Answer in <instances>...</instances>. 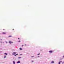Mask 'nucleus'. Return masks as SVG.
I'll use <instances>...</instances> for the list:
<instances>
[{
    "label": "nucleus",
    "instance_id": "6ab92c4d",
    "mask_svg": "<svg viewBox=\"0 0 64 64\" xmlns=\"http://www.w3.org/2000/svg\"><path fill=\"white\" fill-rule=\"evenodd\" d=\"M19 42H21V41H19Z\"/></svg>",
    "mask_w": 64,
    "mask_h": 64
},
{
    "label": "nucleus",
    "instance_id": "1a4fd4ad",
    "mask_svg": "<svg viewBox=\"0 0 64 64\" xmlns=\"http://www.w3.org/2000/svg\"><path fill=\"white\" fill-rule=\"evenodd\" d=\"M20 50H22V48H20Z\"/></svg>",
    "mask_w": 64,
    "mask_h": 64
},
{
    "label": "nucleus",
    "instance_id": "ddd939ff",
    "mask_svg": "<svg viewBox=\"0 0 64 64\" xmlns=\"http://www.w3.org/2000/svg\"><path fill=\"white\" fill-rule=\"evenodd\" d=\"M38 55H40V54H37Z\"/></svg>",
    "mask_w": 64,
    "mask_h": 64
},
{
    "label": "nucleus",
    "instance_id": "0eeeda50",
    "mask_svg": "<svg viewBox=\"0 0 64 64\" xmlns=\"http://www.w3.org/2000/svg\"><path fill=\"white\" fill-rule=\"evenodd\" d=\"M13 63H14V64H16V63H15V62L14 61L13 62Z\"/></svg>",
    "mask_w": 64,
    "mask_h": 64
},
{
    "label": "nucleus",
    "instance_id": "f8f14e48",
    "mask_svg": "<svg viewBox=\"0 0 64 64\" xmlns=\"http://www.w3.org/2000/svg\"><path fill=\"white\" fill-rule=\"evenodd\" d=\"M18 59H21V57H20L19 58H18Z\"/></svg>",
    "mask_w": 64,
    "mask_h": 64
},
{
    "label": "nucleus",
    "instance_id": "412c9836",
    "mask_svg": "<svg viewBox=\"0 0 64 64\" xmlns=\"http://www.w3.org/2000/svg\"><path fill=\"white\" fill-rule=\"evenodd\" d=\"M63 58H64V56H63Z\"/></svg>",
    "mask_w": 64,
    "mask_h": 64
},
{
    "label": "nucleus",
    "instance_id": "4be33fe9",
    "mask_svg": "<svg viewBox=\"0 0 64 64\" xmlns=\"http://www.w3.org/2000/svg\"><path fill=\"white\" fill-rule=\"evenodd\" d=\"M32 62H33L34 61H32Z\"/></svg>",
    "mask_w": 64,
    "mask_h": 64
},
{
    "label": "nucleus",
    "instance_id": "f257e3e1",
    "mask_svg": "<svg viewBox=\"0 0 64 64\" xmlns=\"http://www.w3.org/2000/svg\"><path fill=\"white\" fill-rule=\"evenodd\" d=\"M2 34H7V32H2Z\"/></svg>",
    "mask_w": 64,
    "mask_h": 64
},
{
    "label": "nucleus",
    "instance_id": "f3484780",
    "mask_svg": "<svg viewBox=\"0 0 64 64\" xmlns=\"http://www.w3.org/2000/svg\"><path fill=\"white\" fill-rule=\"evenodd\" d=\"M8 37H12L11 36H9Z\"/></svg>",
    "mask_w": 64,
    "mask_h": 64
},
{
    "label": "nucleus",
    "instance_id": "f03ea898",
    "mask_svg": "<svg viewBox=\"0 0 64 64\" xmlns=\"http://www.w3.org/2000/svg\"><path fill=\"white\" fill-rule=\"evenodd\" d=\"M9 43H10V44H11L12 43H13V42H11L10 41L9 42Z\"/></svg>",
    "mask_w": 64,
    "mask_h": 64
},
{
    "label": "nucleus",
    "instance_id": "2eb2a0df",
    "mask_svg": "<svg viewBox=\"0 0 64 64\" xmlns=\"http://www.w3.org/2000/svg\"><path fill=\"white\" fill-rule=\"evenodd\" d=\"M18 55V54H17L16 55H15V56H16V55Z\"/></svg>",
    "mask_w": 64,
    "mask_h": 64
},
{
    "label": "nucleus",
    "instance_id": "6e6552de",
    "mask_svg": "<svg viewBox=\"0 0 64 64\" xmlns=\"http://www.w3.org/2000/svg\"><path fill=\"white\" fill-rule=\"evenodd\" d=\"M54 63V62L53 61H52V64Z\"/></svg>",
    "mask_w": 64,
    "mask_h": 64
},
{
    "label": "nucleus",
    "instance_id": "9b49d317",
    "mask_svg": "<svg viewBox=\"0 0 64 64\" xmlns=\"http://www.w3.org/2000/svg\"><path fill=\"white\" fill-rule=\"evenodd\" d=\"M61 62H59V64H60L61 63Z\"/></svg>",
    "mask_w": 64,
    "mask_h": 64
},
{
    "label": "nucleus",
    "instance_id": "7ed1b4c3",
    "mask_svg": "<svg viewBox=\"0 0 64 64\" xmlns=\"http://www.w3.org/2000/svg\"><path fill=\"white\" fill-rule=\"evenodd\" d=\"M16 54V52H14L13 53V55H15V54Z\"/></svg>",
    "mask_w": 64,
    "mask_h": 64
},
{
    "label": "nucleus",
    "instance_id": "39448f33",
    "mask_svg": "<svg viewBox=\"0 0 64 64\" xmlns=\"http://www.w3.org/2000/svg\"><path fill=\"white\" fill-rule=\"evenodd\" d=\"M4 55H5L6 56L8 55V54H7V53H5Z\"/></svg>",
    "mask_w": 64,
    "mask_h": 64
},
{
    "label": "nucleus",
    "instance_id": "4468645a",
    "mask_svg": "<svg viewBox=\"0 0 64 64\" xmlns=\"http://www.w3.org/2000/svg\"><path fill=\"white\" fill-rule=\"evenodd\" d=\"M32 58H33L34 57V56H32Z\"/></svg>",
    "mask_w": 64,
    "mask_h": 64
},
{
    "label": "nucleus",
    "instance_id": "dca6fc26",
    "mask_svg": "<svg viewBox=\"0 0 64 64\" xmlns=\"http://www.w3.org/2000/svg\"><path fill=\"white\" fill-rule=\"evenodd\" d=\"M62 64H64V62H62Z\"/></svg>",
    "mask_w": 64,
    "mask_h": 64
},
{
    "label": "nucleus",
    "instance_id": "a878e982",
    "mask_svg": "<svg viewBox=\"0 0 64 64\" xmlns=\"http://www.w3.org/2000/svg\"><path fill=\"white\" fill-rule=\"evenodd\" d=\"M6 43H7V42H6Z\"/></svg>",
    "mask_w": 64,
    "mask_h": 64
},
{
    "label": "nucleus",
    "instance_id": "9d476101",
    "mask_svg": "<svg viewBox=\"0 0 64 64\" xmlns=\"http://www.w3.org/2000/svg\"><path fill=\"white\" fill-rule=\"evenodd\" d=\"M6 56H5L4 57V58H6Z\"/></svg>",
    "mask_w": 64,
    "mask_h": 64
},
{
    "label": "nucleus",
    "instance_id": "5701e85b",
    "mask_svg": "<svg viewBox=\"0 0 64 64\" xmlns=\"http://www.w3.org/2000/svg\"><path fill=\"white\" fill-rule=\"evenodd\" d=\"M13 30H14V29H13Z\"/></svg>",
    "mask_w": 64,
    "mask_h": 64
},
{
    "label": "nucleus",
    "instance_id": "aec40b11",
    "mask_svg": "<svg viewBox=\"0 0 64 64\" xmlns=\"http://www.w3.org/2000/svg\"><path fill=\"white\" fill-rule=\"evenodd\" d=\"M24 46L23 45H22V47H23V46Z\"/></svg>",
    "mask_w": 64,
    "mask_h": 64
},
{
    "label": "nucleus",
    "instance_id": "a211bd4d",
    "mask_svg": "<svg viewBox=\"0 0 64 64\" xmlns=\"http://www.w3.org/2000/svg\"><path fill=\"white\" fill-rule=\"evenodd\" d=\"M24 45H25V46H26L27 45H26V44H25Z\"/></svg>",
    "mask_w": 64,
    "mask_h": 64
},
{
    "label": "nucleus",
    "instance_id": "393cba45",
    "mask_svg": "<svg viewBox=\"0 0 64 64\" xmlns=\"http://www.w3.org/2000/svg\"><path fill=\"white\" fill-rule=\"evenodd\" d=\"M18 39H20V38H18Z\"/></svg>",
    "mask_w": 64,
    "mask_h": 64
},
{
    "label": "nucleus",
    "instance_id": "20e7f679",
    "mask_svg": "<svg viewBox=\"0 0 64 64\" xmlns=\"http://www.w3.org/2000/svg\"><path fill=\"white\" fill-rule=\"evenodd\" d=\"M49 52L50 53H53V51H49Z\"/></svg>",
    "mask_w": 64,
    "mask_h": 64
},
{
    "label": "nucleus",
    "instance_id": "423d86ee",
    "mask_svg": "<svg viewBox=\"0 0 64 64\" xmlns=\"http://www.w3.org/2000/svg\"><path fill=\"white\" fill-rule=\"evenodd\" d=\"M21 62H20V61H18V62H17V63L18 64V63H20Z\"/></svg>",
    "mask_w": 64,
    "mask_h": 64
},
{
    "label": "nucleus",
    "instance_id": "b1692460",
    "mask_svg": "<svg viewBox=\"0 0 64 64\" xmlns=\"http://www.w3.org/2000/svg\"><path fill=\"white\" fill-rule=\"evenodd\" d=\"M3 30H5L3 29Z\"/></svg>",
    "mask_w": 64,
    "mask_h": 64
}]
</instances>
